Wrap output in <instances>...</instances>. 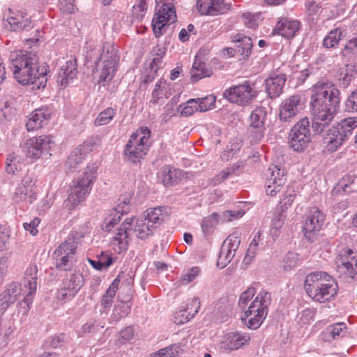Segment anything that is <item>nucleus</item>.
<instances>
[{"label": "nucleus", "mask_w": 357, "mask_h": 357, "mask_svg": "<svg viewBox=\"0 0 357 357\" xmlns=\"http://www.w3.org/2000/svg\"><path fill=\"white\" fill-rule=\"evenodd\" d=\"M340 91L330 82H318L313 85L310 97L312 116V130L314 135L326 130L340 106Z\"/></svg>", "instance_id": "1"}, {"label": "nucleus", "mask_w": 357, "mask_h": 357, "mask_svg": "<svg viewBox=\"0 0 357 357\" xmlns=\"http://www.w3.org/2000/svg\"><path fill=\"white\" fill-rule=\"evenodd\" d=\"M9 68L16 80L23 85L31 84L38 89L46 86L49 66H40L38 57L35 52L22 50L10 52Z\"/></svg>", "instance_id": "2"}, {"label": "nucleus", "mask_w": 357, "mask_h": 357, "mask_svg": "<svg viewBox=\"0 0 357 357\" xmlns=\"http://www.w3.org/2000/svg\"><path fill=\"white\" fill-rule=\"evenodd\" d=\"M304 287L307 294L319 303L329 301L337 292L338 287L332 275L325 271H316L305 277Z\"/></svg>", "instance_id": "3"}, {"label": "nucleus", "mask_w": 357, "mask_h": 357, "mask_svg": "<svg viewBox=\"0 0 357 357\" xmlns=\"http://www.w3.org/2000/svg\"><path fill=\"white\" fill-rule=\"evenodd\" d=\"M132 225L133 227L131 229L139 239L146 240L154 234L155 229L146 222L144 217L139 216L134 220L126 219L111 241L116 252L121 253L128 249V231Z\"/></svg>", "instance_id": "4"}, {"label": "nucleus", "mask_w": 357, "mask_h": 357, "mask_svg": "<svg viewBox=\"0 0 357 357\" xmlns=\"http://www.w3.org/2000/svg\"><path fill=\"white\" fill-rule=\"evenodd\" d=\"M97 170L98 167L95 163L88 165L84 172L73 180L68 199L65 202L66 207L73 209L86 199L96 179Z\"/></svg>", "instance_id": "5"}, {"label": "nucleus", "mask_w": 357, "mask_h": 357, "mask_svg": "<svg viewBox=\"0 0 357 357\" xmlns=\"http://www.w3.org/2000/svg\"><path fill=\"white\" fill-rule=\"evenodd\" d=\"M100 55L96 61L93 71L97 84L102 86L109 83L114 77L120 60L118 50L114 43L106 42L99 50Z\"/></svg>", "instance_id": "6"}, {"label": "nucleus", "mask_w": 357, "mask_h": 357, "mask_svg": "<svg viewBox=\"0 0 357 357\" xmlns=\"http://www.w3.org/2000/svg\"><path fill=\"white\" fill-rule=\"evenodd\" d=\"M150 136L151 130L146 126L133 132L124 149L125 158L133 164L139 163L151 146Z\"/></svg>", "instance_id": "7"}, {"label": "nucleus", "mask_w": 357, "mask_h": 357, "mask_svg": "<svg viewBox=\"0 0 357 357\" xmlns=\"http://www.w3.org/2000/svg\"><path fill=\"white\" fill-rule=\"evenodd\" d=\"M357 128V116L342 119L335 126L328 128L324 135V143L330 152L335 151L343 143L348 140Z\"/></svg>", "instance_id": "8"}, {"label": "nucleus", "mask_w": 357, "mask_h": 357, "mask_svg": "<svg viewBox=\"0 0 357 357\" xmlns=\"http://www.w3.org/2000/svg\"><path fill=\"white\" fill-rule=\"evenodd\" d=\"M271 303V294L264 290L260 291L250 305L248 310L245 312L249 328L257 329L261 325L268 314Z\"/></svg>", "instance_id": "9"}, {"label": "nucleus", "mask_w": 357, "mask_h": 357, "mask_svg": "<svg viewBox=\"0 0 357 357\" xmlns=\"http://www.w3.org/2000/svg\"><path fill=\"white\" fill-rule=\"evenodd\" d=\"M74 238V236H68V239L56 248L53 252L52 257L54 260V265L60 271H70L77 261V243Z\"/></svg>", "instance_id": "10"}, {"label": "nucleus", "mask_w": 357, "mask_h": 357, "mask_svg": "<svg viewBox=\"0 0 357 357\" xmlns=\"http://www.w3.org/2000/svg\"><path fill=\"white\" fill-rule=\"evenodd\" d=\"M336 271L340 277H349L357 280V252L348 247L337 250L335 259Z\"/></svg>", "instance_id": "11"}, {"label": "nucleus", "mask_w": 357, "mask_h": 357, "mask_svg": "<svg viewBox=\"0 0 357 357\" xmlns=\"http://www.w3.org/2000/svg\"><path fill=\"white\" fill-rule=\"evenodd\" d=\"M290 146L297 152L305 150L312 140L310 123L307 117L300 119L291 129L289 137Z\"/></svg>", "instance_id": "12"}, {"label": "nucleus", "mask_w": 357, "mask_h": 357, "mask_svg": "<svg viewBox=\"0 0 357 357\" xmlns=\"http://www.w3.org/2000/svg\"><path fill=\"white\" fill-rule=\"evenodd\" d=\"M84 282L83 275L79 271L67 274L57 290L56 298L63 303L70 301L83 287Z\"/></svg>", "instance_id": "13"}, {"label": "nucleus", "mask_w": 357, "mask_h": 357, "mask_svg": "<svg viewBox=\"0 0 357 357\" xmlns=\"http://www.w3.org/2000/svg\"><path fill=\"white\" fill-rule=\"evenodd\" d=\"M223 96L230 102L241 106H246L257 98L258 92L253 88V84L249 81H245L241 84L234 86L225 90Z\"/></svg>", "instance_id": "14"}, {"label": "nucleus", "mask_w": 357, "mask_h": 357, "mask_svg": "<svg viewBox=\"0 0 357 357\" xmlns=\"http://www.w3.org/2000/svg\"><path fill=\"white\" fill-rule=\"evenodd\" d=\"M162 6L155 13L151 26L156 38H159L166 31V26L174 23L176 19V9L171 3L162 2Z\"/></svg>", "instance_id": "15"}, {"label": "nucleus", "mask_w": 357, "mask_h": 357, "mask_svg": "<svg viewBox=\"0 0 357 357\" xmlns=\"http://www.w3.org/2000/svg\"><path fill=\"white\" fill-rule=\"evenodd\" d=\"M99 143L100 139L98 137H91L84 141L70 153L65 164L66 167L73 171L83 162L88 154L97 149Z\"/></svg>", "instance_id": "16"}, {"label": "nucleus", "mask_w": 357, "mask_h": 357, "mask_svg": "<svg viewBox=\"0 0 357 357\" xmlns=\"http://www.w3.org/2000/svg\"><path fill=\"white\" fill-rule=\"evenodd\" d=\"M325 220V214L318 207L309 208L303 225L304 236L308 241H314L316 233L321 229Z\"/></svg>", "instance_id": "17"}, {"label": "nucleus", "mask_w": 357, "mask_h": 357, "mask_svg": "<svg viewBox=\"0 0 357 357\" xmlns=\"http://www.w3.org/2000/svg\"><path fill=\"white\" fill-rule=\"evenodd\" d=\"M266 116V109L264 107H256L252 111L249 118L248 127V132L252 142L256 143L264 137Z\"/></svg>", "instance_id": "18"}, {"label": "nucleus", "mask_w": 357, "mask_h": 357, "mask_svg": "<svg viewBox=\"0 0 357 357\" xmlns=\"http://www.w3.org/2000/svg\"><path fill=\"white\" fill-rule=\"evenodd\" d=\"M3 19L7 22L6 26L14 31H28L34 26L31 17L22 10L8 8L3 15Z\"/></svg>", "instance_id": "19"}, {"label": "nucleus", "mask_w": 357, "mask_h": 357, "mask_svg": "<svg viewBox=\"0 0 357 357\" xmlns=\"http://www.w3.org/2000/svg\"><path fill=\"white\" fill-rule=\"evenodd\" d=\"M38 267L35 264H30L25 270L23 278V286L29 289L24 299L20 302V306L29 311L32 304L33 296L36 292L38 284Z\"/></svg>", "instance_id": "20"}, {"label": "nucleus", "mask_w": 357, "mask_h": 357, "mask_svg": "<svg viewBox=\"0 0 357 357\" xmlns=\"http://www.w3.org/2000/svg\"><path fill=\"white\" fill-rule=\"evenodd\" d=\"M36 181L33 174H26L22 178L20 184L17 185L13 195L15 203L31 204L36 199L37 195L34 191Z\"/></svg>", "instance_id": "21"}, {"label": "nucleus", "mask_w": 357, "mask_h": 357, "mask_svg": "<svg viewBox=\"0 0 357 357\" xmlns=\"http://www.w3.org/2000/svg\"><path fill=\"white\" fill-rule=\"evenodd\" d=\"M53 144L54 142L51 136L41 135L31 137L26 142V156L33 159H38L48 153Z\"/></svg>", "instance_id": "22"}, {"label": "nucleus", "mask_w": 357, "mask_h": 357, "mask_svg": "<svg viewBox=\"0 0 357 357\" xmlns=\"http://www.w3.org/2000/svg\"><path fill=\"white\" fill-rule=\"evenodd\" d=\"M304 109L300 95H293L284 99L280 106V119L284 122H291Z\"/></svg>", "instance_id": "23"}, {"label": "nucleus", "mask_w": 357, "mask_h": 357, "mask_svg": "<svg viewBox=\"0 0 357 357\" xmlns=\"http://www.w3.org/2000/svg\"><path fill=\"white\" fill-rule=\"evenodd\" d=\"M266 176V195L273 197L280 192L283 185L285 183L284 169L278 165L271 166L268 169Z\"/></svg>", "instance_id": "24"}, {"label": "nucleus", "mask_w": 357, "mask_h": 357, "mask_svg": "<svg viewBox=\"0 0 357 357\" xmlns=\"http://www.w3.org/2000/svg\"><path fill=\"white\" fill-rule=\"evenodd\" d=\"M197 6L202 15H217L229 10L231 3L227 0H197Z\"/></svg>", "instance_id": "25"}, {"label": "nucleus", "mask_w": 357, "mask_h": 357, "mask_svg": "<svg viewBox=\"0 0 357 357\" xmlns=\"http://www.w3.org/2000/svg\"><path fill=\"white\" fill-rule=\"evenodd\" d=\"M250 340V335L245 333L231 332L224 336L221 347L227 350H236L248 344Z\"/></svg>", "instance_id": "26"}, {"label": "nucleus", "mask_w": 357, "mask_h": 357, "mask_svg": "<svg viewBox=\"0 0 357 357\" xmlns=\"http://www.w3.org/2000/svg\"><path fill=\"white\" fill-rule=\"evenodd\" d=\"M77 74V64L75 57L71 56L61 68L59 73L57 83L63 88L76 77Z\"/></svg>", "instance_id": "27"}, {"label": "nucleus", "mask_w": 357, "mask_h": 357, "mask_svg": "<svg viewBox=\"0 0 357 357\" xmlns=\"http://www.w3.org/2000/svg\"><path fill=\"white\" fill-rule=\"evenodd\" d=\"M200 307L199 299L193 298L183 308L176 311L174 314V322L176 324H183L190 321L198 312Z\"/></svg>", "instance_id": "28"}, {"label": "nucleus", "mask_w": 357, "mask_h": 357, "mask_svg": "<svg viewBox=\"0 0 357 357\" xmlns=\"http://www.w3.org/2000/svg\"><path fill=\"white\" fill-rule=\"evenodd\" d=\"M286 75L278 74L271 75L265 80L266 91L271 99L279 97L283 92L286 82Z\"/></svg>", "instance_id": "29"}, {"label": "nucleus", "mask_w": 357, "mask_h": 357, "mask_svg": "<svg viewBox=\"0 0 357 357\" xmlns=\"http://www.w3.org/2000/svg\"><path fill=\"white\" fill-rule=\"evenodd\" d=\"M50 118V112L48 109L41 107L32 112L26 121V127L28 131H32L41 128L47 124Z\"/></svg>", "instance_id": "30"}, {"label": "nucleus", "mask_w": 357, "mask_h": 357, "mask_svg": "<svg viewBox=\"0 0 357 357\" xmlns=\"http://www.w3.org/2000/svg\"><path fill=\"white\" fill-rule=\"evenodd\" d=\"M22 291L21 284L18 282H12L8 284L1 295L0 310L5 311L10 305L13 304L21 294Z\"/></svg>", "instance_id": "31"}, {"label": "nucleus", "mask_w": 357, "mask_h": 357, "mask_svg": "<svg viewBox=\"0 0 357 357\" xmlns=\"http://www.w3.org/2000/svg\"><path fill=\"white\" fill-rule=\"evenodd\" d=\"M347 334V326L344 322H339L327 326L321 332V338L325 342L343 337Z\"/></svg>", "instance_id": "32"}, {"label": "nucleus", "mask_w": 357, "mask_h": 357, "mask_svg": "<svg viewBox=\"0 0 357 357\" xmlns=\"http://www.w3.org/2000/svg\"><path fill=\"white\" fill-rule=\"evenodd\" d=\"M299 25L300 23L297 20L284 19L278 22L274 31L284 38H290L298 31Z\"/></svg>", "instance_id": "33"}, {"label": "nucleus", "mask_w": 357, "mask_h": 357, "mask_svg": "<svg viewBox=\"0 0 357 357\" xmlns=\"http://www.w3.org/2000/svg\"><path fill=\"white\" fill-rule=\"evenodd\" d=\"M162 183L165 186H172L178 183L185 176L183 170L170 166L162 169Z\"/></svg>", "instance_id": "34"}, {"label": "nucleus", "mask_w": 357, "mask_h": 357, "mask_svg": "<svg viewBox=\"0 0 357 357\" xmlns=\"http://www.w3.org/2000/svg\"><path fill=\"white\" fill-rule=\"evenodd\" d=\"M232 41L236 43V52L243 56V59L250 56L253 44L250 37L238 33L232 36Z\"/></svg>", "instance_id": "35"}, {"label": "nucleus", "mask_w": 357, "mask_h": 357, "mask_svg": "<svg viewBox=\"0 0 357 357\" xmlns=\"http://www.w3.org/2000/svg\"><path fill=\"white\" fill-rule=\"evenodd\" d=\"M241 244V237L237 234H230L222 243L220 250L234 258Z\"/></svg>", "instance_id": "36"}, {"label": "nucleus", "mask_w": 357, "mask_h": 357, "mask_svg": "<svg viewBox=\"0 0 357 357\" xmlns=\"http://www.w3.org/2000/svg\"><path fill=\"white\" fill-rule=\"evenodd\" d=\"M346 35L345 29L338 27L332 29L324 38L323 46L328 49L335 47Z\"/></svg>", "instance_id": "37"}, {"label": "nucleus", "mask_w": 357, "mask_h": 357, "mask_svg": "<svg viewBox=\"0 0 357 357\" xmlns=\"http://www.w3.org/2000/svg\"><path fill=\"white\" fill-rule=\"evenodd\" d=\"M190 74L192 80L197 82L202 78L211 76L212 72L210 69L206 68L204 62L196 57L190 70Z\"/></svg>", "instance_id": "38"}, {"label": "nucleus", "mask_w": 357, "mask_h": 357, "mask_svg": "<svg viewBox=\"0 0 357 357\" xmlns=\"http://www.w3.org/2000/svg\"><path fill=\"white\" fill-rule=\"evenodd\" d=\"M356 73L355 66L352 64L345 65L340 68L337 75L340 86L343 88L347 87L354 79Z\"/></svg>", "instance_id": "39"}, {"label": "nucleus", "mask_w": 357, "mask_h": 357, "mask_svg": "<svg viewBox=\"0 0 357 357\" xmlns=\"http://www.w3.org/2000/svg\"><path fill=\"white\" fill-rule=\"evenodd\" d=\"M141 217H144L146 222H148L155 230L161 225L163 220L161 208H150L147 210L146 214L141 215Z\"/></svg>", "instance_id": "40"}, {"label": "nucleus", "mask_w": 357, "mask_h": 357, "mask_svg": "<svg viewBox=\"0 0 357 357\" xmlns=\"http://www.w3.org/2000/svg\"><path fill=\"white\" fill-rule=\"evenodd\" d=\"M24 165L21 157L15 153H10L8 155L6 162V171L8 174H16L20 171Z\"/></svg>", "instance_id": "41"}, {"label": "nucleus", "mask_w": 357, "mask_h": 357, "mask_svg": "<svg viewBox=\"0 0 357 357\" xmlns=\"http://www.w3.org/2000/svg\"><path fill=\"white\" fill-rule=\"evenodd\" d=\"M339 190L342 189L345 193L357 190V177L351 174L344 176L338 183Z\"/></svg>", "instance_id": "42"}, {"label": "nucleus", "mask_w": 357, "mask_h": 357, "mask_svg": "<svg viewBox=\"0 0 357 357\" xmlns=\"http://www.w3.org/2000/svg\"><path fill=\"white\" fill-rule=\"evenodd\" d=\"M218 217L219 215L218 213H213L211 215L204 218L201 224V227L202 231L205 236L211 234L213 232L215 225L218 222Z\"/></svg>", "instance_id": "43"}, {"label": "nucleus", "mask_w": 357, "mask_h": 357, "mask_svg": "<svg viewBox=\"0 0 357 357\" xmlns=\"http://www.w3.org/2000/svg\"><path fill=\"white\" fill-rule=\"evenodd\" d=\"M116 110L112 107H107L99 113L95 119L94 124L96 126L108 124L114 117Z\"/></svg>", "instance_id": "44"}, {"label": "nucleus", "mask_w": 357, "mask_h": 357, "mask_svg": "<svg viewBox=\"0 0 357 357\" xmlns=\"http://www.w3.org/2000/svg\"><path fill=\"white\" fill-rule=\"evenodd\" d=\"M119 209H114L112 211L108 217L105 219L102 229L107 232H110L112 229L119 224L121 218Z\"/></svg>", "instance_id": "45"}, {"label": "nucleus", "mask_w": 357, "mask_h": 357, "mask_svg": "<svg viewBox=\"0 0 357 357\" xmlns=\"http://www.w3.org/2000/svg\"><path fill=\"white\" fill-rule=\"evenodd\" d=\"M301 262L299 255L294 252H289L283 259V267L285 271H290L298 266Z\"/></svg>", "instance_id": "46"}, {"label": "nucleus", "mask_w": 357, "mask_h": 357, "mask_svg": "<svg viewBox=\"0 0 357 357\" xmlns=\"http://www.w3.org/2000/svg\"><path fill=\"white\" fill-rule=\"evenodd\" d=\"M130 312V306L128 303L120 302L114 305L113 310V318L115 321H118L123 317L128 316Z\"/></svg>", "instance_id": "47"}, {"label": "nucleus", "mask_w": 357, "mask_h": 357, "mask_svg": "<svg viewBox=\"0 0 357 357\" xmlns=\"http://www.w3.org/2000/svg\"><path fill=\"white\" fill-rule=\"evenodd\" d=\"M179 350V345L173 344L160 349L158 352L151 355V357H176L178 354Z\"/></svg>", "instance_id": "48"}, {"label": "nucleus", "mask_w": 357, "mask_h": 357, "mask_svg": "<svg viewBox=\"0 0 357 357\" xmlns=\"http://www.w3.org/2000/svg\"><path fill=\"white\" fill-rule=\"evenodd\" d=\"M147 10L146 0H138L137 3L132 7V15L134 19L141 21L145 15Z\"/></svg>", "instance_id": "49"}, {"label": "nucleus", "mask_w": 357, "mask_h": 357, "mask_svg": "<svg viewBox=\"0 0 357 357\" xmlns=\"http://www.w3.org/2000/svg\"><path fill=\"white\" fill-rule=\"evenodd\" d=\"M286 219V214L283 211L276 212L272 220V225L271 231L274 235L276 234V231L280 229L284 223Z\"/></svg>", "instance_id": "50"}, {"label": "nucleus", "mask_w": 357, "mask_h": 357, "mask_svg": "<svg viewBox=\"0 0 357 357\" xmlns=\"http://www.w3.org/2000/svg\"><path fill=\"white\" fill-rule=\"evenodd\" d=\"M165 86V80L160 79L156 82L155 88L152 92V98L151 100V102H153V104L158 103V100L162 97Z\"/></svg>", "instance_id": "51"}, {"label": "nucleus", "mask_w": 357, "mask_h": 357, "mask_svg": "<svg viewBox=\"0 0 357 357\" xmlns=\"http://www.w3.org/2000/svg\"><path fill=\"white\" fill-rule=\"evenodd\" d=\"M256 294L255 288L252 287H248L245 291H244L240 296L238 300V305L241 308H245L248 303L253 298L255 294Z\"/></svg>", "instance_id": "52"}, {"label": "nucleus", "mask_w": 357, "mask_h": 357, "mask_svg": "<svg viewBox=\"0 0 357 357\" xmlns=\"http://www.w3.org/2000/svg\"><path fill=\"white\" fill-rule=\"evenodd\" d=\"M314 312L310 308H306L300 312L297 315L298 324L305 325L310 324L314 320Z\"/></svg>", "instance_id": "53"}, {"label": "nucleus", "mask_w": 357, "mask_h": 357, "mask_svg": "<svg viewBox=\"0 0 357 357\" xmlns=\"http://www.w3.org/2000/svg\"><path fill=\"white\" fill-rule=\"evenodd\" d=\"M10 236V231L6 225L0 224V250L6 248Z\"/></svg>", "instance_id": "54"}, {"label": "nucleus", "mask_w": 357, "mask_h": 357, "mask_svg": "<svg viewBox=\"0 0 357 357\" xmlns=\"http://www.w3.org/2000/svg\"><path fill=\"white\" fill-rule=\"evenodd\" d=\"M200 102V112H206L215 107L216 98L214 96L211 95L204 98H199Z\"/></svg>", "instance_id": "55"}, {"label": "nucleus", "mask_w": 357, "mask_h": 357, "mask_svg": "<svg viewBox=\"0 0 357 357\" xmlns=\"http://www.w3.org/2000/svg\"><path fill=\"white\" fill-rule=\"evenodd\" d=\"M261 233L259 231H258L255 234V236H254L252 241H251L250 246L247 250V254L245 255V259H246V257H252L255 255L257 246L259 245V242L261 240Z\"/></svg>", "instance_id": "56"}, {"label": "nucleus", "mask_w": 357, "mask_h": 357, "mask_svg": "<svg viewBox=\"0 0 357 357\" xmlns=\"http://www.w3.org/2000/svg\"><path fill=\"white\" fill-rule=\"evenodd\" d=\"M200 270L198 267H192L189 269L186 273H185L181 280V283L183 285H186L188 283L192 282L197 276L199 275Z\"/></svg>", "instance_id": "57"}, {"label": "nucleus", "mask_w": 357, "mask_h": 357, "mask_svg": "<svg viewBox=\"0 0 357 357\" xmlns=\"http://www.w3.org/2000/svg\"><path fill=\"white\" fill-rule=\"evenodd\" d=\"M98 328L96 320L91 319L81 327L79 331V335H84L88 333H95Z\"/></svg>", "instance_id": "58"}, {"label": "nucleus", "mask_w": 357, "mask_h": 357, "mask_svg": "<svg viewBox=\"0 0 357 357\" xmlns=\"http://www.w3.org/2000/svg\"><path fill=\"white\" fill-rule=\"evenodd\" d=\"M97 259L102 270L109 268L114 261L112 257L107 252H101L100 255H97Z\"/></svg>", "instance_id": "59"}, {"label": "nucleus", "mask_w": 357, "mask_h": 357, "mask_svg": "<svg viewBox=\"0 0 357 357\" xmlns=\"http://www.w3.org/2000/svg\"><path fill=\"white\" fill-rule=\"evenodd\" d=\"M345 108L348 112H357V90L352 92L345 102Z\"/></svg>", "instance_id": "60"}, {"label": "nucleus", "mask_w": 357, "mask_h": 357, "mask_svg": "<svg viewBox=\"0 0 357 357\" xmlns=\"http://www.w3.org/2000/svg\"><path fill=\"white\" fill-rule=\"evenodd\" d=\"M58 6L63 13H72L75 8L74 0H59Z\"/></svg>", "instance_id": "61"}, {"label": "nucleus", "mask_w": 357, "mask_h": 357, "mask_svg": "<svg viewBox=\"0 0 357 357\" xmlns=\"http://www.w3.org/2000/svg\"><path fill=\"white\" fill-rule=\"evenodd\" d=\"M40 223V219L35 218L30 222H24L23 227L26 231H29L32 236H36L38 233L37 227Z\"/></svg>", "instance_id": "62"}, {"label": "nucleus", "mask_w": 357, "mask_h": 357, "mask_svg": "<svg viewBox=\"0 0 357 357\" xmlns=\"http://www.w3.org/2000/svg\"><path fill=\"white\" fill-rule=\"evenodd\" d=\"M238 166L231 165L228 167L221 171L218 175L216 176V180L218 182H222L226 180L229 176L234 174L235 172L238 169Z\"/></svg>", "instance_id": "63"}, {"label": "nucleus", "mask_w": 357, "mask_h": 357, "mask_svg": "<svg viewBox=\"0 0 357 357\" xmlns=\"http://www.w3.org/2000/svg\"><path fill=\"white\" fill-rule=\"evenodd\" d=\"M321 6L319 3L310 1L306 4L307 13L312 17V20H314V17L321 12Z\"/></svg>", "instance_id": "64"}]
</instances>
